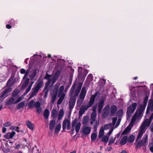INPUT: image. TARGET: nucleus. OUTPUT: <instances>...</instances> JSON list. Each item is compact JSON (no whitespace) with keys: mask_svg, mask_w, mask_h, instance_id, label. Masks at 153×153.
<instances>
[{"mask_svg":"<svg viewBox=\"0 0 153 153\" xmlns=\"http://www.w3.org/2000/svg\"><path fill=\"white\" fill-rule=\"evenodd\" d=\"M151 114L149 119H146L143 121L139 130L138 134L137 137L136 141L141 138L143 134L147 128L149 126L153 119V99L150 100L148 105L146 116L147 117Z\"/></svg>","mask_w":153,"mask_h":153,"instance_id":"1","label":"nucleus"},{"mask_svg":"<svg viewBox=\"0 0 153 153\" xmlns=\"http://www.w3.org/2000/svg\"><path fill=\"white\" fill-rule=\"evenodd\" d=\"M144 109V108L141 105L140 108L137 110L134 115L132 117L129 125L123 131L122 134H125L128 133L131 129L130 126H133L135 122L139 121L141 119Z\"/></svg>","mask_w":153,"mask_h":153,"instance_id":"2","label":"nucleus"},{"mask_svg":"<svg viewBox=\"0 0 153 153\" xmlns=\"http://www.w3.org/2000/svg\"><path fill=\"white\" fill-rule=\"evenodd\" d=\"M23 97H19L18 93L16 91H14L12 94V97L9 99L6 102L7 105H11L16 104L22 101Z\"/></svg>","mask_w":153,"mask_h":153,"instance_id":"3","label":"nucleus"},{"mask_svg":"<svg viewBox=\"0 0 153 153\" xmlns=\"http://www.w3.org/2000/svg\"><path fill=\"white\" fill-rule=\"evenodd\" d=\"M45 78L48 80V81L46 83L44 90V91H45L46 90V91H45L44 97V98H45L47 97L48 96V90L47 88L48 85L50 84L51 85H53L55 82L56 79L55 76H50L47 74Z\"/></svg>","mask_w":153,"mask_h":153,"instance_id":"4","label":"nucleus"},{"mask_svg":"<svg viewBox=\"0 0 153 153\" xmlns=\"http://www.w3.org/2000/svg\"><path fill=\"white\" fill-rule=\"evenodd\" d=\"M43 84V83L42 81L37 82H36L34 87L32 89L31 92L30 94V96L28 98L29 100L37 94L39 89L42 87Z\"/></svg>","mask_w":153,"mask_h":153,"instance_id":"5","label":"nucleus"},{"mask_svg":"<svg viewBox=\"0 0 153 153\" xmlns=\"http://www.w3.org/2000/svg\"><path fill=\"white\" fill-rule=\"evenodd\" d=\"M37 70L36 68H31L29 67L26 73L25 74L23 78L27 77L28 75L30 78L32 79H33L36 75Z\"/></svg>","mask_w":153,"mask_h":153,"instance_id":"6","label":"nucleus"},{"mask_svg":"<svg viewBox=\"0 0 153 153\" xmlns=\"http://www.w3.org/2000/svg\"><path fill=\"white\" fill-rule=\"evenodd\" d=\"M148 135L145 134L141 140H140L137 144V147L138 148H141L142 146H146L148 144Z\"/></svg>","mask_w":153,"mask_h":153,"instance_id":"7","label":"nucleus"},{"mask_svg":"<svg viewBox=\"0 0 153 153\" xmlns=\"http://www.w3.org/2000/svg\"><path fill=\"white\" fill-rule=\"evenodd\" d=\"M96 117L97 114L96 112L95 111H94L91 114L90 122L91 125L93 124L94 123V126L95 128H96L99 125V121L97 122L96 120Z\"/></svg>","mask_w":153,"mask_h":153,"instance_id":"8","label":"nucleus"},{"mask_svg":"<svg viewBox=\"0 0 153 153\" xmlns=\"http://www.w3.org/2000/svg\"><path fill=\"white\" fill-rule=\"evenodd\" d=\"M137 104V103H133L131 105H130L128 108L126 112L127 115L130 117L136 109Z\"/></svg>","mask_w":153,"mask_h":153,"instance_id":"9","label":"nucleus"},{"mask_svg":"<svg viewBox=\"0 0 153 153\" xmlns=\"http://www.w3.org/2000/svg\"><path fill=\"white\" fill-rule=\"evenodd\" d=\"M72 126L73 130L75 128L76 131V132L79 131L81 126V123L78 122L76 119H75L72 122Z\"/></svg>","mask_w":153,"mask_h":153,"instance_id":"10","label":"nucleus"},{"mask_svg":"<svg viewBox=\"0 0 153 153\" xmlns=\"http://www.w3.org/2000/svg\"><path fill=\"white\" fill-rule=\"evenodd\" d=\"M11 88H6L3 91V93L0 96V98L2 99H4L8 95V94L12 91Z\"/></svg>","mask_w":153,"mask_h":153,"instance_id":"11","label":"nucleus"},{"mask_svg":"<svg viewBox=\"0 0 153 153\" xmlns=\"http://www.w3.org/2000/svg\"><path fill=\"white\" fill-rule=\"evenodd\" d=\"M70 126V121L68 119H65L64 120L62 124V127L63 129H65L66 128H67L68 130H69Z\"/></svg>","mask_w":153,"mask_h":153,"instance_id":"12","label":"nucleus"},{"mask_svg":"<svg viewBox=\"0 0 153 153\" xmlns=\"http://www.w3.org/2000/svg\"><path fill=\"white\" fill-rule=\"evenodd\" d=\"M76 101V98L75 97H71L69 102L68 106L69 109H72L74 106Z\"/></svg>","mask_w":153,"mask_h":153,"instance_id":"13","label":"nucleus"},{"mask_svg":"<svg viewBox=\"0 0 153 153\" xmlns=\"http://www.w3.org/2000/svg\"><path fill=\"white\" fill-rule=\"evenodd\" d=\"M109 106L107 105L103 109L102 114V116L103 118H106L109 115Z\"/></svg>","mask_w":153,"mask_h":153,"instance_id":"14","label":"nucleus"},{"mask_svg":"<svg viewBox=\"0 0 153 153\" xmlns=\"http://www.w3.org/2000/svg\"><path fill=\"white\" fill-rule=\"evenodd\" d=\"M105 100L106 97H102L101 98V100L99 104L98 110L99 112V113H100L101 111L102 110L103 106L104 101Z\"/></svg>","mask_w":153,"mask_h":153,"instance_id":"15","label":"nucleus"},{"mask_svg":"<svg viewBox=\"0 0 153 153\" xmlns=\"http://www.w3.org/2000/svg\"><path fill=\"white\" fill-rule=\"evenodd\" d=\"M16 133L14 131H12L11 132H8L4 135V137L6 139H12L15 134Z\"/></svg>","mask_w":153,"mask_h":153,"instance_id":"16","label":"nucleus"},{"mask_svg":"<svg viewBox=\"0 0 153 153\" xmlns=\"http://www.w3.org/2000/svg\"><path fill=\"white\" fill-rule=\"evenodd\" d=\"M88 105H83L80 109L79 113V115L82 116L85 113V111L87 110L89 108Z\"/></svg>","mask_w":153,"mask_h":153,"instance_id":"17","label":"nucleus"},{"mask_svg":"<svg viewBox=\"0 0 153 153\" xmlns=\"http://www.w3.org/2000/svg\"><path fill=\"white\" fill-rule=\"evenodd\" d=\"M86 91L87 89L86 88L84 87H83L79 95V98L80 99L84 100L86 93Z\"/></svg>","mask_w":153,"mask_h":153,"instance_id":"18","label":"nucleus"},{"mask_svg":"<svg viewBox=\"0 0 153 153\" xmlns=\"http://www.w3.org/2000/svg\"><path fill=\"white\" fill-rule=\"evenodd\" d=\"M82 82L79 83L78 84V86L76 89L74 95L77 97L78 95L79 94L81 90V87L82 86Z\"/></svg>","mask_w":153,"mask_h":153,"instance_id":"19","label":"nucleus"},{"mask_svg":"<svg viewBox=\"0 0 153 153\" xmlns=\"http://www.w3.org/2000/svg\"><path fill=\"white\" fill-rule=\"evenodd\" d=\"M29 79L27 78L26 77L25 79L23 78L22 81V89L25 88L29 82Z\"/></svg>","mask_w":153,"mask_h":153,"instance_id":"20","label":"nucleus"},{"mask_svg":"<svg viewBox=\"0 0 153 153\" xmlns=\"http://www.w3.org/2000/svg\"><path fill=\"white\" fill-rule=\"evenodd\" d=\"M91 132V128L90 127L87 126H84L82 128V132L84 134H89Z\"/></svg>","mask_w":153,"mask_h":153,"instance_id":"21","label":"nucleus"},{"mask_svg":"<svg viewBox=\"0 0 153 153\" xmlns=\"http://www.w3.org/2000/svg\"><path fill=\"white\" fill-rule=\"evenodd\" d=\"M57 93V89H56L54 91H51V95L52 97V102H53L56 98V96Z\"/></svg>","mask_w":153,"mask_h":153,"instance_id":"22","label":"nucleus"},{"mask_svg":"<svg viewBox=\"0 0 153 153\" xmlns=\"http://www.w3.org/2000/svg\"><path fill=\"white\" fill-rule=\"evenodd\" d=\"M117 109V108L116 106L115 105H112L110 108L111 114L112 115L115 114Z\"/></svg>","mask_w":153,"mask_h":153,"instance_id":"23","label":"nucleus"},{"mask_svg":"<svg viewBox=\"0 0 153 153\" xmlns=\"http://www.w3.org/2000/svg\"><path fill=\"white\" fill-rule=\"evenodd\" d=\"M65 95V94H58V98H59L58 99V105L60 104L62 102Z\"/></svg>","mask_w":153,"mask_h":153,"instance_id":"24","label":"nucleus"},{"mask_svg":"<svg viewBox=\"0 0 153 153\" xmlns=\"http://www.w3.org/2000/svg\"><path fill=\"white\" fill-rule=\"evenodd\" d=\"M95 98V96L94 95H93L91 96L89 102L87 105L89 106V107H91L94 104Z\"/></svg>","mask_w":153,"mask_h":153,"instance_id":"25","label":"nucleus"},{"mask_svg":"<svg viewBox=\"0 0 153 153\" xmlns=\"http://www.w3.org/2000/svg\"><path fill=\"white\" fill-rule=\"evenodd\" d=\"M64 111L63 109H61L58 115V120L61 119L64 116Z\"/></svg>","mask_w":153,"mask_h":153,"instance_id":"26","label":"nucleus"},{"mask_svg":"<svg viewBox=\"0 0 153 153\" xmlns=\"http://www.w3.org/2000/svg\"><path fill=\"white\" fill-rule=\"evenodd\" d=\"M55 124L56 122L54 120H52L50 121L49 125L50 129L53 130Z\"/></svg>","mask_w":153,"mask_h":153,"instance_id":"27","label":"nucleus"},{"mask_svg":"<svg viewBox=\"0 0 153 153\" xmlns=\"http://www.w3.org/2000/svg\"><path fill=\"white\" fill-rule=\"evenodd\" d=\"M13 84V78H10L7 83V87L6 88H10V87L12 86Z\"/></svg>","mask_w":153,"mask_h":153,"instance_id":"28","label":"nucleus"},{"mask_svg":"<svg viewBox=\"0 0 153 153\" xmlns=\"http://www.w3.org/2000/svg\"><path fill=\"white\" fill-rule=\"evenodd\" d=\"M104 134V129L103 128V127H102L99 131L98 136L100 138H102Z\"/></svg>","mask_w":153,"mask_h":153,"instance_id":"29","label":"nucleus"},{"mask_svg":"<svg viewBox=\"0 0 153 153\" xmlns=\"http://www.w3.org/2000/svg\"><path fill=\"white\" fill-rule=\"evenodd\" d=\"M127 137L126 136L123 137L120 142V143L121 145L125 144L127 141Z\"/></svg>","mask_w":153,"mask_h":153,"instance_id":"30","label":"nucleus"},{"mask_svg":"<svg viewBox=\"0 0 153 153\" xmlns=\"http://www.w3.org/2000/svg\"><path fill=\"white\" fill-rule=\"evenodd\" d=\"M27 127L30 129L33 130V124L29 121L26 122Z\"/></svg>","mask_w":153,"mask_h":153,"instance_id":"31","label":"nucleus"},{"mask_svg":"<svg viewBox=\"0 0 153 153\" xmlns=\"http://www.w3.org/2000/svg\"><path fill=\"white\" fill-rule=\"evenodd\" d=\"M82 69L80 67H79L78 69V76L79 77H85L86 75H84L83 74H82Z\"/></svg>","mask_w":153,"mask_h":153,"instance_id":"32","label":"nucleus"},{"mask_svg":"<svg viewBox=\"0 0 153 153\" xmlns=\"http://www.w3.org/2000/svg\"><path fill=\"white\" fill-rule=\"evenodd\" d=\"M64 90V87L63 85H62L60 86L59 92H58V94H65L64 92H63V91Z\"/></svg>","mask_w":153,"mask_h":153,"instance_id":"33","label":"nucleus"},{"mask_svg":"<svg viewBox=\"0 0 153 153\" xmlns=\"http://www.w3.org/2000/svg\"><path fill=\"white\" fill-rule=\"evenodd\" d=\"M49 114V111L48 109H45L44 111V116L45 119H48Z\"/></svg>","mask_w":153,"mask_h":153,"instance_id":"34","label":"nucleus"},{"mask_svg":"<svg viewBox=\"0 0 153 153\" xmlns=\"http://www.w3.org/2000/svg\"><path fill=\"white\" fill-rule=\"evenodd\" d=\"M75 87L76 85L75 84H74L72 86V87H71L69 92V95L70 97L72 96Z\"/></svg>","mask_w":153,"mask_h":153,"instance_id":"35","label":"nucleus"},{"mask_svg":"<svg viewBox=\"0 0 153 153\" xmlns=\"http://www.w3.org/2000/svg\"><path fill=\"white\" fill-rule=\"evenodd\" d=\"M57 111L56 110L53 109L51 112L52 116L53 118H55L56 117L57 115Z\"/></svg>","mask_w":153,"mask_h":153,"instance_id":"36","label":"nucleus"},{"mask_svg":"<svg viewBox=\"0 0 153 153\" xmlns=\"http://www.w3.org/2000/svg\"><path fill=\"white\" fill-rule=\"evenodd\" d=\"M35 101L33 100H31L28 103L29 107L31 108L34 107Z\"/></svg>","mask_w":153,"mask_h":153,"instance_id":"37","label":"nucleus"},{"mask_svg":"<svg viewBox=\"0 0 153 153\" xmlns=\"http://www.w3.org/2000/svg\"><path fill=\"white\" fill-rule=\"evenodd\" d=\"M113 128L112 126V124L110 123L105 125L104 127L103 128L105 130H106L110 128Z\"/></svg>","mask_w":153,"mask_h":153,"instance_id":"38","label":"nucleus"},{"mask_svg":"<svg viewBox=\"0 0 153 153\" xmlns=\"http://www.w3.org/2000/svg\"><path fill=\"white\" fill-rule=\"evenodd\" d=\"M135 138V137L133 135H130L128 138V141L130 143L134 141Z\"/></svg>","mask_w":153,"mask_h":153,"instance_id":"39","label":"nucleus"},{"mask_svg":"<svg viewBox=\"0 0 153 153\" xmlns=\"http://www.w3.org/2000/svg\"><path fill=\"white\" fill-rule=\"evenodd\" d=\"M84 100L82 99H80L78 100L77 102V106L78 107H80L81 104H82Z\"/></svg>","mask_w":153,"mask_h":153,"instance_id":"40","label":"nucleus"},{"mask_svg":"<svg viewBox=\"0 0 153 153\" xmlns=\"http://www.w3.org/2000/svg\"><path fill=\"white\" fill-rule=\"evenodd\" d=\"M88 121V118L87 117H84L82 121V123L83 124H86Z\"/></svg>","mask_w":153,"mask_h":153,"instance_id":"41","label":"nucleus"},{"mask_svg":"<svg viewBox=\"0 0 153 153\" xmlns=\"http://www.w3.org/2000/svg\"><path fill=\"white\" fill-rule=\"evenodd\" d=\"M25 102L24 101L21 102L18 105L17 108L18 109H20L21 108L23 107L25 105Z\"/></svg>","mask_w":153,"mask_h":153,"instance_id":"42","label":"nucleus"},{"mask_svg":"<svg viewBox=\"0 0 153 153\" xmlns=\"http://www.w3.org/2000/svg\"><path fill=\"white\" fill-rule=\"evenodd\" d=\"M108 140V137L106 135H105V136H104L102 139V141L103 142H105V143L107 142Z\"/></svg>","mask_w":153,"mask_h":153,"instance_id":"43","label":"nucleus"},{"mask_svg":"<svg viewBox=\"0 0 153 153\" xmlns=\"http://www.w3.org/2000/svg\"><path fill=\"white\" fill-rule=\"evenodd\" d=\"M97 134L96 133H93L91 136V139L92 141L94 140L96 138Z\"/></svg>","mask_w":153,"mask_h":153,"instance_id":"44","label":"nucleus"},{"mask_svg":"<svg viewBox=\"0 0 153 153\" xmlns=\"http://www.w3.org/2000/svg\"><path fill=\"white\" fill-rule=\"evenodd\" d=\"M116 137L114 138L113 137H111L110 140L109 141V144H113L115 140Z\"/></svg>","mask_w":153,"mask_h":153,"instance_id":"45","label":"nucleus"},{"mask_svg":"<svg viewBox=\"0 0 153 153\" xmlns=\"http://www.w3.org/2000/svg\"><path fill=\"white\" fill-rule=\"evenodd\" d=\"M148 146L149 147V149L150 151L152 153H153V143H151L149 144Z\"/></svg>","mask_w":153,"mask_h":153,"instance_id":"46","label":"nucleus"},{"mask_svg":"<svg viewBox=\"0 0 153 153\" xmlns=\"http://www.w3.org/2000/svg\"><path fill=\"white\" fill-rule=\"evenodd\" d=\"M112 126H114L117 120V117H114L112 118Z\"/></svg>","mask_w":153,"mask_h":153,"instance_id":"47","label":"nucleus"},{"mask_svg":"<svg viewBox=\"0 0 153 153\" xmlns=\"http://www.w3.org/2000/svg\"><path fill=\"white\" fill-rule=\"evenodd\" d=\"M34 82H32L31 84L29 85V87H28V88L27 89L26 91V94H27L28 92L30 90L32 86V85L33 83Z\"/></svg>","mask_w":153,"mask_h":153,"instance_id":"48","label":"nucleus"},{"mask_svg":"<svg viewBox=\"0 0 153 153\" xmlns=\"http://www.w3.org/2000/svg\"><path fill=\"white\" fill-rule=\"evenodd\" d=\"M87 79L89 82H91L93 80L92 75L90 74L88 75L87 77Z\"/></svg>","mask_w":153,"mask_h":153,"instance_id":"49","label":"nucleus"},{"mask_svg":"<svg viewBox=\"0 0 153 153\" xmlns=\"http://www.w3.org/2000/svg\"><path fill=\"white\" fill-rule=\"evenodd\" d=\"M117 113L120 116L123 115V109H121L119 110L117 112Z\"/></svg>","mask_w":153,"mask_h":153,"instance_id":"50","label":"nucleus"},{"mask_svg":"<svg viewBox=\"0 0 153 153\" xmlns=\"http://www.w3.org/2000/svg\"><path fill=\"white\" fill-rule=\"evenodd\" d=\"M40 103L39 102H35L34 106L36 108H38L40 107Z\"/></svg>","mask_w":153,"mask_h":153,"instance_id":"51","label":"nucleus"},{"mask_svg":"<svg viewBox=\"0 0 153 153\" xmlns=\"http://www.w3.org/2000/svg\"><path fill=\"white\" fill-rule=\"evenodd\" d=\"M11 125V123L9 122H7L4 123V125L5 127H8Z\"/></svg>","mask_w":153,"mask_h":153,"instance_id":"52","label":"nucleus"},{"mask_svg":"<svg viewBox=\"0 0 153 153\" xmlns=\"http://www.w3.org/2000/svg\"><path fill=\"white\" fill-rule=\"evenodd\" d=\"M26 71L25 69L24 68H22L20 70V72L21 74H25L26 73Z\"/></svg>","mask_w":153,"mask_h":153,"instance_id":"53","label":"nucleus"},{"mask_svg":"<svg viewBox=\"0 0 153 153\" xmlns=\"http://www.w3.org/2000/svg\"><path fill=\"white\" fill-rule=\"evenodd\" d=\"M113 129L114 128H111L110 129L109 131L107 134L108 135V136H109L111 134L113 131Z\"/></svg>","mask_w":153,"mask_h":153,"instance_id":"54","label":"nucleus"},{"mask_svg":"<svg viewBox=\"0 0 153 153\" xmlns=\"http://www.w3.org/2000/svg\"><path fill=\"white\" fill-rule=\"evenodd\" d=\"M120 119H119L118 120V121L117 123L116 124L115 126V128H116L120 124Z\"/></svg>","mask_w":153,"mask_h":153,"instance_id":"55","label":"nucleus"},{"mask_svg":"<svg viewBox=\"0 0 153 153\" xmlns=\"http://www.w3.org/2000/svg\"><path fill=\"white\" fill-rule=\"evenodd\" d=\"M36 110V111L38 113H40L42 110V108L40 107L39 108H37Z\"/></svg>","mask_w":153,"mask_h":153,"instance_id":"56","label":"nucleus"},{"mask_svg":"<svg viewBox=\"0 0 153 153\" xmlns=\"http://www.w3.org/2000/svg\"><path fill=\"white\" fill-rule=\"evenodd\" d=\"M134 87H130V89L131 91V93H134V92H133L134 91Z\"/></svg>","mask_w":153,"mask_h":153,"instance_id":"57","label":"nucleus"},{"mask_svg":"<svg viewBox=\"0 0 153 153\" xmlns=\"http://www.w3.org/2000/svg\"><path fill=\"white\" fill-rule=\"evenodd\" d=\"M7 131V128L4 127H3L2 128V132L3 133H5Z\"/></svg>","mask_w":153,"mask_h":153,"instance_id":"58","label":"nucleus"},{"mask_svg":"<svg viewBox=\"0 0 153 153\" xmlns=\"http://www.w3.org/2000/svg\"><path fill=\"white\" fill-rule=\"evenodd\" d=\"M65 61L63 59H62V60H59L58 59V62H61L62 63H64Z\"/></svg>","mask_w":153,"mask_h":153,"instance_id":"59","label":"nucleus"},{"mask_svg":"<svg viewBox=\"0 0 153 153\" xmlns=\"http://www.w3.org/2000/svg\"><path fill=\"white\" fill-rule=\"evenodd\" d=\"M151 131L152 132H153V123H152L151 126Z\"/></svg>","mask_w":153,"mask_h":153,"instance_id":"60","label":"nucleus"},{"mask_svg":"<svg viewBox=\"0 0 153 153\" xmlns=\"http://www.w3.org/2000/svg\"><path fill=\"white\" fill-rule=\"evenodd\" d=\"M6 27L7 29H10L11 28V26L9 25H7Z\"/></svg>","mask_w":153,"mask_h":153,"instance_id":"61","label":"nucleus"},{"mask_svg":"<svg viewBox=\"0 0 153 153\" xmlns=\"http://www.w3.org/2000/svg\"><path fill=\"white\" fill-rule=\"evenodd\" d=\"M16 127L14 126H11L10 127V129L11 130H15Z\"/></svg>","mask_w":153,"mask_h":153,"instance_id":"62","label":"nucleus"},{"mask_svg":"<svg viewBox=\"0 0 153 153\" xmlns=\"http://www.w3.org/2000/svg\"><path fill=\"white\" fill-rule=\"evenodd\" d=\"M61 127V125L60 124H58V131L60 130Z\"/></svg>","mask_w":153,"mask_h":153,"instance_id":"63","label":"nucleus"},{"mask_svg":"<svg viewBox=\"0 0 153 153\" xmlns=\"http://www.w3.org/2000/svg\"><path fill=\"white\" fill-rule=\"evenodd\" d=\"M15 130L17 131L18 132L19 131V127H16Z\"/></svg>","mask_w":153,"mask_h":153,"instance_id":"64","label":"nucleus"}]
</instances>
